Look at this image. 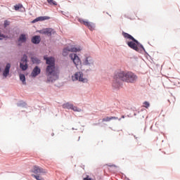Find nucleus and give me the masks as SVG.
Listing matches in <instances>:
<instances>
[{
	"label": "nucleus",
	"instance_id": "6e6552de",
	"mask_svg": "<svg viewBox=\"0 0 180 180\" xmlns=\"http://www.w3.org/2000/svg\"><path fill=\"white\" fill-rule=\"evenodd\" d=\"M63 109H71L74 110V112H81V108H78L77 106L74 105V104L66 103L63 105Z\"/></svg>",
	"mask_w": 180,
	"mask_h": 180
},
{
	"label": "nucleus",
	"instance_id": "f3484780",
	"mask_svg": "<svg viewBox=\"0 0 180 180\" xmlns=\"http://www.w3.org/2000/svg\"><path fill=\"white\" fill-rule=\"evenodd\" d=\"M41 70L39 67L36 66L32 72V77H37V75H39V74H40Z\"/></svg>",
	"mask_w": 180,
	"mask_h": 180
},
{
	"label": "nucleus",
	"instance_id": "ddd939ff",
	"mask_svg": "<svg viewBox=\"0 0 180 180\" xmlns=\"http://www.w3.org/2000/svg\"><path fill=\"white\" fill-rule=\"evenodd\" d=\"M122 36L123 37H124V39H128L129 40H131L132 41H135L136 43H137V40L134 39L133 36L130 35V34L122 32Z\"/></svg>",
	"mask_w": 180,
	"mask_h": 180
},
{
	"label": "nucleus",
	"instance_id": "dca6fc26",
	"mask_svg": "<svg viewBox=\"0 0 180 180\" xmlns=\"http://www.w3.org/2000/svg\"><path fill=\"white\" fill-rule=\"evenodd\" d=\"M84 65H92L94 64V60L91 56L86 58L85 60L84 61Z\"/></svg>",
	"mask_w": 180,
	"mask_h": 180
},
{
	"label": "nucleus",
	"instance_id": "6ab92c4d",
	"mask_svg": "<svg viewBox=\"0 0 180 180\" xmlns=\"http://www.w3.org/2000/svg\"><path fill=\"white\" fill-rule=\"evenodd\" d=\"M27 40V37L25 34H21L18 39L19 43H26Z\"/></svg>",
	"mask_w": 180,
	"mask_h": 180
},
{
	"label": "nucleus",
	"instance_id": "423d86ee",
	"mask_svg": "<svg viewBox=\"0 0 180 180\" xmlns=\"http://www.w3.org/2000/svg\"><path fill=\"white\" fill-rule=\"evenodd\" d=\"M20 68H21L22 71H26V70H27V55L24 54L22 58H21L20 63Z\"/></svg>",
	"mask_w": 180,
	"mask_h": 180
},
{
	"label": "nucleus",
	"instance_id": "2eb2a0df",
	"mask_svg": "<svg viewBox=\"0 0 180 180\" xmlns=\"http://www.w3.org/2000/svg\"><path fill=\"white\" fill-rule=\"evenodd\" d=\"M41 40V39H40V36L36 35L32 38L31 41L33 43V44H39Z\"/></svg>",
	"mask_w": 180,
	"mask_h": 180
},
{
	"label": "nucleus",
	"instance_id": "f8f14e48",
	"mask_svg": "<svg viewBox=\"0 0 180 180\" xmlns=\"http://www.w3.org/2000/svg\"><path fill=\"white\" fill-rule=\"evenodd\" d=\"M53 32V30L51 28H46L39 31V33L41 34H46V36H50Z\"/></svg>",
	"mask_w": 180,
	"mask_h": 180
},
{
	"label": "nucleus",
	"instance_id": "393cba45",
	"mask_svg": "<svg viewBox=\"0 0 180 180\" xmlns=\"http://www.w3.org/2000/svg\"><path fill=\"white\" fill-rule=\"evenodd\" d=\"M143 108L148 109L150 108V103L148 101H145L143 103Z\"/></svg>",
	"mask_w": 180,
	"mask_h": 180
},
{
	"label": "nucleus",
	"instance_id": "0eeeda50",
	"mask_svg": "<svg viewBox=\"0 0 180 180\" xmlns=\"http://www.w3.org/2000/svg\"><path fill=\"white\" fill-rule=\"evenodd\" d=\"M31 172L35 174L36 175H43L47 172V170L40 167L39 166L35 165L33 167Z\"/></svg>",
	"mask_w": 180,
	"mask_h": 180
},
{
	"label": "nucleus",
	"instance_id": "a878e982",
	"mask_svg": "<svg viewBox=\"0 0 180 180\" xmlns=\"http://www.w3.org/2000/svg\"><path fill=\"white\" fill-rule=\"evenodd\" d=\"M11 25V22L8 20L4 21V27H7V26H9Z\"/></svg>",
	"mask_w": 180,
	"mask_h": 180
},
{
	"label": "nucleus",
	"instance_id": "a211bd4d",
	"mask_svg": "<svg viewBox=\"0 0 180 180\" xmlns=\"http://www.w3.org/2000/svg\"><path fill=\"white\" fill-rule=\"evenodd\" d=\"M110 120H122V118H118L117 117H106L103 118L102 122H110Z\"/></svg>",
	"mask_w": 180,
	"mask_h": 180
},
{
	"label": "nucleus",
	"instance_id": "7ed1b4c3",
	"mask_svg": "<svg viewBox=\"0 0 180 180\" xmlns=\"http://www.w3.org/2000/svg\"><path fill=\"white\" fill-rule=\"evenodd\" d=\"M77 51H81V49L75 48L74 46L70 45L63 49L62 54L64 57H67L70 53H77Z\"/></svg>",
	"mask_w": 180,
	"mask_h": 180
},
{
	"label": "nucleus",
	"instance_id": "412c9836",
	"mask_svg": "<svg viewBox=\"0 0 180 180\" xmlns=\"http://www.w3.org/2000/svg\"><path fill=\"white\" fill-rule=\"evenodd\" d=\"M20 79L22 81V84H26V77L25 75H20Z\"/></svg>",
	"mask_w": 180,
	"mask_h": 180
},
{
	"label": "nucleus",
	"instance_id": "9d476101",
	"mask_svg": "<svg viewBox=\"0 0 180 180\" xmlns=\"http://www.w3.org/2000/svg\"><path fill=\"white\" fill-rule=\"evenodd\" d=\"M79 22L84 25V26H86L90 30H94L95 27L94 23L85 21V20L79 19Z\"/></svg>",
	"mask_w": 180,
	"mask_h": 180
},
{
	"label": "nucleus",
	"instance_id": "f03ea898",
	"mask_svg": "<svg viewBox=\"0 0 180 180\" xmlns=\"http://www.w3.org/2000/svg\"><path fill=\"white\" fill-rule=\"evenodd\" d=\"M137 79V76L134 75L131 72H117L114 76V80L112 82L113 86L115 88H119L120 84L119 83L120 81H123L124 82H130L133 84V82H136Z\"/></svg>",
	"mask_w": 180,
	"mask_h": 180
},
{
	"label": "nucleus",
	"instance_id": "c85d7f7f",
	"mask_svg": "<svg viewBox=\"0 0 180 180\" xmlns=\"http://www.w3.org/2000/svg\"><path fill=\"white\" fill-rule=\"evenodd\" d=\"M0 40H2V38H0Z\"/></svg>",
	"mask_w": 180,
	"mask_h": 180
},
{
	"label": "nucleus",
	"instance_id": "4be33fe9",
	"mask_svg": "<svg viewBox=\"0 0 180 180\" xmlns=\"http://www.w3.org/2000/svg\"><path fill=\"white\" fill-rule=\"evenodd\" d=\"M40 175L41 174H32V176H33V178H35V179L37 180H44V179L41 177Z\"/></svg>",
	"mask_w": 180,
	"mask_h": 180
},
{
	"label": "nucleus",
	"instance_id": "39448f33",
	"mask_svg": "<svg viewBox=\"0 0 180 180\" xmlns=\"http://www.w3.org/2000/svg\"><path fill=\"white\" fill-rule=\"evenodd\" d=\"M127 44L130 47V49H132V50H135V51H139V47H141V49H144V46H143V45L141 44L139 41H137V42L134 41H128L127 42Z\"/></svg>",
	"mask_w": 180,
	"mask_h": 180
},
{
	"label": "nucleus",
	"instance_id": "aec40b11",
	"mask_svg": "<svg viewBox=\"0 0 180 180\" xmlns=\"http://www.w3.org/2000/svg\"><path fill=\"white\" fill-rule=\"evenodd\" d=\"M31 60L34 64H39L40 63V60H39V58H37L36 57L31 58Z\"/></svg>",
	"mask_w": 180,
	"mask_h": 180
},
{
	"label": "nucleus",
	"instance_id": "9b49d317",
	"mask_svg": "<svg viewBox=\"0 0 180 180\" xmlns=\"http://www.w3.org/2000/svg\"><path fill=\"white\" fill-rule=\"evenodd\" d=\"M10 71H11V63H7L4 70H3L4 78L8 77V75H9Z\"/></svg>",
	"mask_w": 180,
	"mask_h": 180
},
{
	"label": "nucleus",
	"instance_id": "f257e3e1",
	"mask_svg": "<svg viewBox=\"0 0 180 180\" xmlns=\"http://www.w3.org/2000/svg\"><path fill=\"white\" fill-rule=\"evenodd\" d=\"M46 61V76L49 82H54L58 79L60 72L56 69V59L53 57L47 58L44 56Z\"/></svg>",
	"mask_w": 180,
	"mask_h": 180
},
{
	"label": "nucleus",
	"instance_id": "1a4fd4ad",
	"mask_svg": "<svg viewBox=\"0 0 180 180\" xmlns=\"http://www.w3.org/2000/svg\"><path fill=\"white\" fill-rule=\"evenodd\" d=\"M70 58H71V60H72L75 65H76V67H78V65H79V64H81V59H79V57H78V56L75 53H71L70 55Z\"/></svg>",
	"mask_w": 180,
	"mask_h": 180
},
{
	"label": "nucleus",
	"instance_id": "bb28decb",
	"mask_svg": "<svg viewBox=\"0 0 180 180\" xmlns=\"http://www.w3.org/2000/svg\"><path fill=\"white\" fill-rule=\"evenodd\" d=\"M0 37H2L3 39H5L6 37L2 32L0 31Z\"/></svg>",
	"mask_w": 180,
	"mask_h": 180
},
{
	"label": "nucleus",
	"instance_id": "b1692460",
	"mask_svg": "<svg viewBox=\"0 0 180 180\" xmlns=\"http://www.w3.org/2000/svg\"><path fill=\"white\" fill-rule=\"evenodd\" d=\"M22 8H23V5H22L21 4H18L14 6V9L15 11H19V9H22Z\"/></svg>",
	"mask_w": 180,
	"mask_h": 180
},
{
	"label": "nucleus",
	"instance_id": "4468645a",
	"mask_svg": "<svg viewBox=\"0 0 180 180\" xmlns=\"http://www.w3.org/2000/svg\"><path fill=\"white\" fill-rule=\"evenodd\" d=\"M49 19H50V18H49L48 16L38 17L34 20H32V23H36V22H43V20H47Z\"/></svg>",
	"mask_w": 180,
	"mask_h": 180
},
{
	"label": "nucleus",
	"instance_id": "cd10ccee",
	"mask_svg": "<svg viewBox=\"0 0 180 180\" xmlns=\"http://www.w3.org/2000/svg\"><path fill=\"white\" fill-rule=\"evenodd\" d=\"M122 119H124V115H122Z\"/></svg>",
	"mask_w": 180,
	"mask_h": 180
},
{
	"label": "nucleus",
	"instance_id": "20e7f679",
	"mask_svg": "<svg viewBox=\"0 0 180 180\" xmlns=\"http://www.w3.org/2000/svg\"><path fill=\"white\" fill-rule=\"evenodd\" d=\"M72 81H79V82L86 83L88 79L84 78V73L82 72H77L73 76H72Z\"/></svg>",
	"mask_w": 180,
	"mask_h": 180
},
{
	"label": "nucleus",
	"instance_id": "5701e85b",
	"mask_svg": "<svg viewBox=\"0 0 180 180\" xmlns=\"http://www.w3.org/2000/svg\"><path fill=\"white\" fill-rule=\"evenodd\" d=\"M48 4H49V5H52L53 6H57V1H54V0H46Z\"/></svg>",
	"mask_w": 180,
	"mask_h": 180
}]
</instances>
